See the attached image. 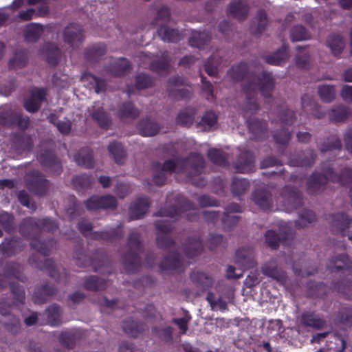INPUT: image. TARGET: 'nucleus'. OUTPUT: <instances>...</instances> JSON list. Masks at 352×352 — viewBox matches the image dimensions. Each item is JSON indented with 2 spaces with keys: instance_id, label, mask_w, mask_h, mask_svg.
<instances>
[{
  "instance_id": "nucleus-1",
  "label": "nucleus",
  "mask_w": 352,
  "mask_h": 352,
  "mask_svg": "<svg viewBox=\"0 0 352 352\" xmlns=\"http://www.w3.org/2000/svg\"><path fill=\"white\" fill-rule=\"evenodd\" d=\"M228 76L234 82H241L245 79L242 89L247 100L245 113H256L259 109L256 96L259 90L265 98L272 97L275 87V81L271 72L263 71L260 74L249 73L248 65L246 63L241 62L233 65L228 71Z\"/></svg>"
},
{
  "instance_id": "nucleus-2",
  "label": "nucleus",
  "mask_w": 352,
  "mask_h": 352,
  "mask_svg": "<svg viewBox=\"0 0 352 352\" xmlns=\"http://www.w3.org/2000/svg\"><path fill=\"white\" fill-rule=\"evenodd\" d=\"M10 288L14 301L9 298H0V314L5 316L1 322L6 329L12 334H16L21 328L20 319L18 316L11 314L10 309L16 303H24L25 292L23 287L16 283H10Z\"/></svg>"
},
{
  "instance_id": "nucleus-3",
  "label": "nucleus",
  "mask_w": 352,
  "mask_h": 352,
  "mask_svg": "<svg viewBox=\"0 0 352 352\" xmlns=\"http://www.w3.org/2000/svg\"><path fill=\"white\" fill-rule=\"evenodd\" d=\"M19 232L23 238L30 240V245L32 249L43 256L50 255L51 250L49 246H52L54 240L50 239L47 243L40 240L41 235L39 219L32 217L23 219L19 225Z\"/></svg>"
},
{
  "instance_id": "nucleus-4",
  "label": "nucleus",
  "mask_w": 352,
  "mask_h": 352,
  "mask_svg": "<svg viewBox=\"0 0 352 352\" xmlns=\"http://www.w3.org/2000/svg\"><path fill=\"white\" fill-rule=\"evenodd\" d=\"M175 202L177 205L161 208L154 215L178 219L184 214L189 221H195L198 219V210L188 199L179 194L175 197Z\"/></svg>"
},
{
  "instance_id": "nucleus-5",
  "label": "nucleus",
  "mask_w": 352,
  "mask_h": 352,
  "mask_svg": "<svg viewBox=\"0 0 352 352\" xmlns=\"http://www.w3.org/2000/svg\"><path fill=\"white\" fill-rule=\"evenodd\" d=\"M128 251L123 256V266L127 274L138 272L142 266L139 254L143 250L141 236L137 232L130 233L127 239Z\"/></svg>"
},
{
  "instance_id": "nucleus-6",
  "label": "nucleus",
  "mask_w": 352,
  "mask_h": 352,
  "mask_svg": "<svg viewBox=\"0 0 352 352\" xmlns=\"http://www.w3.org/2000/svg\"><path fill=\"white\" fill-rule=\"evenodd\" d=\"M78 228L84 236L87 237L89 234H91L92 239L98 241L113 242L121 239L124 236L122 223H120L116 228H110L100 232H91L93 229L92 224L86 220H81L78 223Z\"/></svg>"
},
{
  "instance_id": "nucleus-7",
  "label": "nucleus",
  "mask_w": 352,
  "mask_h": 352,
  "mask_svg": "<svg viewBox=\"0 0 352 352\" xmlns=\"http://www.w3.org/2000/svg\"><path fill=\"white\" fill-rule=\"evenodd\" d=\"M329 161L322 162L320 164L322 173L314 171L307 178L306 187L309 195H317L324 189L328 181H330L329 175L324 171V169H329Z\"/></svg>"
},
{
  "instance_id": "nucleus-8",
  "label": "nucleus",
  "mask_w": 352,
  "mask_h": 352,
  "mask_svg": "<svg viewBox=\"0 0 352 352\" xmlns=\"http://www.w3.org/2000/svg\"><path fill=\"white\" fill-rule=\"evenodd\" d=\"M173 221L169 220H157L154 225L159 231L157 234V245L160 249H168L175 245V241L168 234L173 229Z\"/></svg>"
},
{
  "instance_id": "nucleus-9",
  "label": "nucleus",
  "mask_w": 352,
  "mask_h": 352,
  "mask_svg": "<svg viewBox=\"0 0 352 352\" xmlns=\"http://www.w3.org/2000/svg\"><path fill=\"white\" fill-rule=\"evenodd\" d=\"M283 198V205L288 212L297 210L303 204L302 192L296 188L285 186L280 192Z\"/></svg>"
},
{
  "instance_id": "nucleus-10",
  "label": "nucleus",
  "mask_w": 352,
  "mask_h": 352,
  "mask_svg": "<svg viewBox=\"0 0 352 352\" xmlns=\"http://www.w3.org/2000/svg\"><path fill=\"white\" fill-rule=\"evenodd\" d=\"M38 160L45 171L51 175H59L63 172L61 161L51 150H45L38 156Z\"/></svg>"
},
{
  "instance_id": "nucleus-11",
  "label": "nucleus",
  "mask_w": 352,
  "mask_h": 352,
  "mask_svg": "<svg viewBox=\"0 0 352 352\" xmlns=\"http://www.w3.org/2000/svg\"><path fill=\"white\" fill-rule=\"evenodd\" d=\"M29 177L27 182L29 190L38 197L45 195L49 190L50 182L38 170H33Z\"/></svg>"
},
{
  "instance_id": "nucleus-12",
  "label": "nucleus",
  "mask_w": 352,
  "mask_h": 352,
  "mask_svg": "<svg viewBox=\"0 0 352 352\" xmlns=\"http://www.w3.org/2000/svg\"><path fill=\"white\" fill-rule=\"evenodd\" d=\"M89 210H114L116 208L118 201L112 195L92 196L85 203Z\"/></svg>"
},
{
  "instance_id": "nucleus-13",
  "label": "nucleus",
  "mask_w": 352,
  "mask_h": 352,
  "mask_svg": "<svg viewBox=\"0 0 352 352\" xmlns=\"http://www.w3.org/2000/svg\"><path fill=\"white\" fill-rule=\"evenodd\" d=\"M184 169L189 170L190 176L199 175L205 166L204 157L197 153H190L186 158L181 160Z\"/></svg>"
},
{
  "instance_id": "nucleus-14",
  "label": "nucleus",
  "mask_w": 352,
  "mask_h": 352,
  "mask_svg": "<svg viewBox=\"0 0 352 352\" xmlns=\"http://www.w3.org/2000/svg\"><path fill=\"white\" fill-rule=\"evenodd\" d=\"M28 263L30 265L40 270H47L51 278L58 283L60 282V274L54 261L52 258L41 260L37 254H32L28 258Z\"/></svg>"
},
{
  "instance_id": "nucleus-15",
  "label": "nucleus",
  "mask_w": 352,
  "mask_h": 352,
  "mask_svg": "<svg viewBox=\"0 0 352 352\" xmlns=\"http://www.w3.org/2000/svg\"><path fill=\"white\" fill-rule=\"evenodd\" d=\"M63 38L72 48L78 47L84 41L82 26L74 23H70L64 30Z\"/></svg>"
},
{
  "instance_id": "nucleus-16",
  "label": "nucleus",
  "mask_w": 352,
  "mask_h": 352,
  "mask_svg": "<svg viewBox=\"0 0 352 352\" xmlns=\"http://www.w3.org/2000/svg\"><path fill=\"white\" fill-rule=\"evenodd\" d=\"M317 155L312 148H307L291 157L288 165L292 167H311L316 162Z\"/></svg>"
},
{
  "instance_id": "nucleus-17",
  "label": "nucleus",
  "mask_w": 352,
  "mask_h": 352,
  "mask_svg": "<svg viewBox=\"0 0 352 352\" xmlns=\"http://www.w3.org/2000/svg\"><path fill=\"white\" fill-rule=\"evenodd\" d=\"M76 264L80 267L92 266L95 272H101V269L105 263V256L100 255L98 260L87 256L83 252L82 248L77 249L74 253Z\"/></svg>"
},
{
  "instance_id": "nucleus-18",
  "label": "nucleus",
  "mask_w": 352,
  "mask_h": 352,
  "mask_svg": "<svg viewBox=\"0 0 352 352\" xmlns=\"http://www.w3.org/2000/svg\"><path fill=\"white\" fill-rule=\"evenodd\" d=\"M246 122L253 140L261 141L267 138L268 124L265 120L257 118H248Z\"/></svg>"
},
{
  "instance_id": "nucleus-19",
  "label": "nucleus",
  "mask_w": 352,
  "mask_h": 352,
  "mask_svg": "<svg viewBox=\"0 0 352 352\" xmlns=\"http://www.w3.org/2000/svg\"><path fill=\"white\" fill-rule=\"evenodd\" d=\"M58 292L57 287L48 283L36 287L32 295V300L35 304L42 305L50 300Z\"/></svg>"
},
{
  "instance_id": "nucleus-20",
  "label": "nucleus",
  "mask_w": 352,
  "mask_h": 352,
  "mask_svg": "<svg viewBox=\"0 0 352 352\" xmlns=\"http://www.w3.org/2000/svg\"><path fill=\"white\" fill-rule=\"evenodd\" d=\"M327 268L331 272H352V261L346 254H339L332 257L327 263Z\"/></svg>"
},
{
  "instance_id": "nucleus-21",
  "label": "nucleus",
  "mask_w": 352,
  "mask_h": 352,
  "mask_svg": "<svg viewBox=\"0 0 352 352\" xmlns=\"http://www.w3.org/2000/svg\"><path fill=\"white\" fill-rule=\"evenodd\" d=\"M151 201L147 197H139L129 208V215L131 220L142 218L147 212Z\"/></svg>"
},
{
  "instance_id": "nucleus-22",
  "label": "nucleus",
  "mask_w": 352,
  "mask_h": 352,
  "mask_svg": "<svg viewBox=\"0 0 352 352\" xmlns=\"http://www.w3.org/2000/svg\"><path fill=\"white\" fill-rule=\"evenodd\" d=\"M249 13L247 0H233L228 7L227 14L238 21H244Z\"/></svg>"
},
{
  "instance_id": "nucleus-23",
  "label": "nucleus",
  "mask_w": 352,
  "mask_h": 352,
  "mask_svg": "<svg viewBox=\"0 0 352 352\" xmlns=\"http://www.w3.org/2000/svg\"><path fill=\"white\" fill-rule=\"evenodd\" d=\"M325 173L329 175L330 181L338 183L342 186L352 184V168L346 167L341 170L340 174L333 170V164L329 161V169H324Z\"/></svg>"
},
{
  "instance_id": "nucleus-24",
  "label": "nucleus",
  "mask_w": 352,
  "mask_h": 352,
  "mask_svg": "<svg viewBox=\"0 0 352 352\" xmlns=\"http://www.w3.org/2000/svg\"><path fill=\"white\" fill-rule=\"evenodd\" d=\"M300 320L303 326L318 330L322 329L326 324L325 319L312 311L302 312Z\"/></svg>"
},
{
  "instance_id": "nucleus-25",
  "label": "nucleus",
  "mask_w": 352,
  "mask_h": 352,
  "mask_svg": "<svg viewBox=\"0 0 352 352\" xmlns=\"http://www.w3.org/2000/svg\"><path fill=\"white\" fill-rule=\"evenodd\" d=\"M160 268L162 271L182 272L184 267L179 254L175 252L165 256L160 263Z\"/></svg>"
},
{
  "instance_id": "nucleus-26",
  "label": "nucleus",
  "mask_w": 352,
  "mask_h": 352,
  "mask_svg": "<svg viewBox=\"0 0 352 352\" xmlns=\"http://www.w3.org/2000/svg\"><path fill=\"white\" fill-rule=\"evenodd\" d=\"M236 172L241 173H248L254 168V156L251 151L244 150L239 154L235 163Z\"/></svg>"
},
{
  "instance_id": "nucleus-27",
  "label": "nucleus",
  "mask_w": 352,
  "mask_h": 352,
  "mask_svg": "<svg viewBox=\"0 0 352 352\" xmlns=\"http://www.w3.org/2000/svg\"><path fill=\"white\" fill-rule=\"evenodd\" d=\"M190 280L201 292L208 290L214 283V279L208 274L198 270H192L190 274Z\"/></svg>"
},
{
  "instance_id": "nucleus-28",
  "label": "nucleus",
  "mask_w": 352,
  "mask_h": 352,
  "mask_svg": "<svg viewBox=\"0 0 352 352\" xmlns=\"http://www.w3.org/2000/svg\"><path fill=\"white\" fill-rule=\"evenodd\" d=\"M252 199L263 210H269L273 206L272 195L267 190H255L252 195Z\"/></svg>"
},
{
  "instance_id": "nucleus-29",
  "label": "nucleus",
  "mask_w": 352,
  "mask_h": 352,
  "mask_svg": "<svg viewBox=\"0 0 352 352\" xmlns=\"http://www.w3.org/2000/svg\"><path fill=\"white\" fill-rule=\"evenodd\" d=\"M291 234V230L286 229L283 232L277 233L276 231L269 230L265 232V239L267 245L272 250H277L280 242L286 241Z\"/></svg>"
},
{
  "instance_id": "nucleus-30",
  "label": "nucleus",
  "mask_w": 352,
  "mask_h": 352,
  "mask_svg": "<svg viewBox=\"0 0 352 352\" xmlns=\"http://www.w3.org/2000/svg\"><path fill=\"white\" fill-rule=\"evenodd\" d=\"M131 69V63L125 58L113 59L107 71L114 76H123L130 72Z\"/></svg>"
},
{
  "instance_id": "nucleus-31",
  "label": "nucleus",
  "mask_w": 352,
  "mask_h": 352,
  "mask_svg": "<svg viewBox=\"0 0 352 352\" xmlns=\"http://www.w3.org/2000/svg\"><path fill=\"white\" fill-rule=\"evenodd\" d=\"M122 329L129 336L138 338L148 328L145 323L130 318L123 322Z\"/></svg>"
},
{
  "instance_id": "nucleus-32",
  "label": "nucleus",
  "mask_w": 352,
  "mask_h": 352,
  "mask_svg": "<svg viewBox=\"0 0 352 352\" xmlns=\"http://www.w3.org/2000/svg\"><path fill=\"white\" fill-rule=\"evenodd\" d=\"M137 129L142 136L153 137L159 133L160 126L157 122L146 117L138 122Z\"/></svg>"
},
{
  "instance_id": "nucleus-33",
  "label": "nucleus",
  "mask_w": 352,
  "mask_h": 352,
  "mask_svg": "<svg viewBox=\"0 0 352 352\" xmlns=\"http://www.w3.org/2000/svg\"><path fill=\"white\" fill-rule=\"evenodd\" d=\"M235 263L243 269H250L256 266V262L250 249L239 248L235 253Z\"/></svg>"
},
{
  "instance_id": "nucleus-34",
  "label": "nucleus",
  "mask_w": 352,
  "mask_h": 352,
  "mask_svg": "<svg viewBox=\"0 0 352 352\" xmlns=\"http://www.w3.org/2000/svg\"><path fill=\"white\" fill-rule=\"evenodd\" d=\"M204 245L200 237L191 236L188 239L184 246V254L188 258H193L201 254Z\"/></svg>"
},
{
  "instance_id": "nucleus-35",
  "label": "nucleus",
  "mask_w": 352,
  "mask_h": 352,
  "mask_svg": "<svg viewBox=\"0 0 352 352\" xmlns=\"http://www.w3.org/2000/svg\"><path fill=\"white\" fill-rule=\"evenodd\" d=\"M74 161L76 164L86 168H91L94 165L93 151L89 147L80 148L76 154L74 155Z\"/></svg>"
},
{
  "instance_id": "nucleus-36",
  "label": "nucleus",
  "mask_w": 352,
  "mask_h": 352,
  "mask_svg": "<svg viewBox=\"0 0 352 352\" xmlns=\"http://www.w3.org/2000/svg\"><path fill=\"white\" fill-rule=\"evenodd\" d=\"M41 53L46 56L47 62L56 66L60 58V51L58 47L52 43H45L40 50Z\"/></svg>"
},
{
  "instance_id": "nucleus-37",
  "label": "nucleus",
  "mask_w": 352,
  "mask_h": 352,
  "mask_svg": "<svg viewBox=\"0 0 352 352\" xmlns=\"http://www.w3.org/2000/svg\"><path fill=\"white\" fill-rule=\"evenodd\" d=\"M158 36L164 42L177 43L182 39V34L177 29L166 25H160L157 30Z\"/></svg>"
},
{
  "instance_id": "nucleus-38",
  "label": "nucleus",
  "mask_w": 352,
  "mask_h": 352,
  "mask_svg": "<svg viewBox=\"0 0 352 352\" xmlns=\"http://www.w3.org/2000/svg\"><path fill=\"white\" fill-rule=\"evenodd\" d=\"M301 104L305 112L311 113L318 119L324 116V113L320 111V105L309 94H304L302 96Z\"/></svg>"
},
{
  "instance_id": "nucleus-39",
  "label": "nucleus",
  "mask_w": 352,
  "mask_h": 352,
  "mask_svg": "<svg viewBox=\"0 0 352 352\" xmlns=\"http://www.w3.org/2000/svg\"><path fill=\"white\" fill-rule=\"evenodd\" d=\"M3 273L7 278H15L22 283H25L28 280L26 276L23 274L22 265L18 263L7 264L3 269Z\"/></svg>"
},
{
  "instance_id": "nucleus-40",
  "label": "nucleus",
  "mask_w": 352,
  "mask_h": 352,
  "mask_svg": "<svg viewBox=\"0 0 352 352\" xmlns=\"http://www.w3.org/2000/svg\"><path fill=\"white\" fill-rule=\"evenodd\" d=\"M80 333L78 330L65 331L59 334L58 339L61 346L68 349H72L80 339Z\"/></svg>"
},
{
  "instance_id": "nucleus-41",
  "label": "nucleus",
  "mask_w": 352,
  "mask_h": 352,
  "mask_svg": "<svg viewBox=\"0 0 352 352\" xmlns=\"http://www.w3.org/2000/svg\"><path fill=\"white\" fill-rule=\"evenodd\" d=\"M170 57L167 51L162 53L161 58L151 62L149 69L157 74L168 73L170 67Z\"/></svg>"
},
{
  "instance_id": "nucleus-42",
  "label": "nucleus",
  "mask_w": 352,
  "mask_h": 352,
  "mask_svg": "<svg viewBox=\"0 0 352 352\" xmlns=\"http://www.w3.org/2000/svg\"><path fill=\"white\" fill-rule=\"evenodd\" d=\"M91 117L102 129L107 130L111 125V118L102 107L95 108L94 107Z\"/></svg>"
},
{
  "instance_id": "nucleus-43",
  "label": "nucleus",
  "mask_w": 352,
  "mask_h": 352,
  "mask_svg": "<svg viewBox=\"0 0 352 352\" xmlns=\"http://www.w3.org/2000/svg\"><path fill=\"white\" fill-rule=\"evenodd\" d=\"M262 272L263 274L273 278L281 285H284L287 282V276L285 272L277 266L266 263L262 267Z\"/></svg>"
},
{
  "instance_id": "nucleus-44",
  "label": "nucleus",
  "mask_w": 352,
  "mask_h": 352,
  "mask_svg": "<svg viewBox=\"0 0 352 352\" xmlns=\"http://www.w3.org/2000/svg\"><path fill=\"white\" fill-rule=\"evenodd\" d=\"M211 38V34L208 32H195L189 38L188 43L191 47L203 50L208 45Z\"/></svg>"
},
{
  "instance_id": "nucleus-45",
  "label": "nucleus",
  "mask_w": 352,
  "mask_h": 352,
  "mask_svg": "<svg viewBox=\"0 0 352 352\" xmlns=\"http://www.w3.org/2000/svg\"><path fill=\"white\" fill-rule=\"evenodd\" d=\"M107 148L117 164L122 165L124 163L126 158V151L120 142L113 141L109 144Z\"/></svg>"
},
{
  "instance_id": "nucleus-46",
  "label": "nucleus",
  "mask_w": 352,
  "mask_h": 352,
  "mask_svg": "<svg viewBox=\"0 0 352 352\" xmlns=\"http://www.w3.org/2000/svg\"><path fill=\"white\" fill-rule=\"evenodd\" d=\"M288 58V45L283 43L282 47L273 54L265 56V60L270 65H281Z\"/></svg>"
},
{
  "instance_id": "nucleus-47",
  "label": "nucleus",
  "mask_w": 352,
  "mask_h": 352,
  "mask_svg": "<svg viewBox=\"0 0 352 352\" xmlns=\"http://www.w3.org/2000/svg\"><path fill=\"white\" fill-rule=\"evenodd\" d=\"M12 142L17 149L22 151H31L34 145L32 138L24 133H16L13 134Z\"/></svg>"
},
{
  "instance_id": "nucleus-48",
  "label": "nucleus",
  "mask_w": 352,
  "mask_h": 352,
  "mask_svg": "<svg viewBox=\"0 0 352 352\" xmlns=\"http://www.w3.org/2000/svg\"><path fill=\"white\" fill-rule=\"evenodd\" d=\"M207 155L209 160L217 166L223 167L229 166L228 155L222 149L210 148Z\"/></svg>"
},
{
  "instance_id": "nucleus-49",
  "label": "nucleus",
  "mask_w": 352,
  "mask_h": 352,
  "mask_svg": "<svg viewBox=\"0 0 352 352\" xmlns=\"http://www.w3.org/2000/svg\"><path fill=\"white\" fill-rule=\"evenodd\" d=\"M292 133L287 129L281 128L276 130L273 133V138L276 144L282 146L278 149L279 153L283 155H285V149L291 140Z\"/></svg>"
},
{
  "instance_id": "nucleus-50",
  "label": "nucleus",
  "mask_w": 352,
  "mask_h": 352,
  "mask_svg": "<svg viewBox=\"0 0 352 352\" xmlns=\"http://www.w3.org/2000/svg\"><path fill=\"white\" fill-rule=\"evenodd\" d=\"M106 53V46L104 44L98 43L87 47L85 52V58L91 63L98 61Z\"/></svg>"
},
{
  "instance_id": "nucleus-51",
  "label": "nucleus",
  "mask_w": 352,
  "mask_h": 352,
  "mask_svg": "<svg viewBox=\"0 0 352 352\" xmlns=\"http://www.w3.org/2000/svg\"><path fill=\"white\" fill-rule=\"evenodd\" d=\"M327 292V286L322 282L311 280L307 283V292L309 297L322 298Z\"/></svg>"
},
{
  "instance_id": "nucleus-52",
  "label": "nucleus",
  "mask_w": 352,
  "mask_h": 352,
  "mask_svg": "<svg viewBox=\"0 0 352 352\" xmlns=\"http://www.w3.org/2000/svg\"><path fill=\"white\" fill-rule=\"evenodd\" d=\"M352 114L349 107L344 105H339L331 109L329 118L334 123H340L346 121Z\"/></svg>"
},
{
  "instance_id": "nucleus-53",
  "label": "nucleus",
  "mask_w": 352,
  "mask_h": 352,
  "mask_svg": "<svg viewBox=\"0 0 352 352\" xmlns=\"http://www.w3.org/2000/svg\"><path fill=\"white\" fill-rule=\"evenodd\" d=\"M140 115V111L133 102L128 101L122 103L118 111V116L120 119H135Z\"/></svg>"
},
{
  "instance_id": "nucleus-54",
  "label": "nucleus",
  "mask_w": 352,
  "mask_h": 352,
  "mask_svg": "<svg viewBox=\"0 0 352 352\" xmlns=\"http://www.w3.org/2000/svg\"><path fill=\"white\" fill-rule=\"evenodd\" d=\"M346 347V340L338 333H334L331 335L327 344V350L333 352H344Z\"/></svg>"
},
{
  "instance_id": "nucleus-55",
  "label": "nucleus",
  "mask_w": 352,
  "mask_h": 352,
  "mask_svg": "<svg viewBox=\"0 0 352 352\" xmlns=\"http://www.w3.org/2000/svg\"><path fill=\"white\" fill-rule=\"evenodd\" d=\"M43 32V28L38 23H30L23 31L24 38L28 42H36Z\"/></svg>"
},
{
  "instance_id": "nucleus-56",
  "label": "nucleus",
  "mask_w": 352,
  "mask_h": 352,
  "mask_svg": "<svg viewBox=\"0 0 352 352\" xmlns=\"http://www.w3.org/2000/svg\"><path fill=\"white\" fill-rule=\"evenodd\" d=\"M327 44L335 56H340L345 46L342 36L338 34L329 35L327 39Z\"/></svg>"
},
{
  "instance_id": "nucleus-57",
  "label": "nucleus",
  "mask_w": 352,
  "mask_h": 352,
  "mask_svg": "<svg viewBox=\"0 0 352 352\" xmlns=\"http://www.w3.org/2000/svg\"><path fill=\"white\" fill-rule=\"evenodd\" d=\"M83 287L86 290L91 292L104 290L107 287V280L97 276H90L85 279Z\"/></svg>"
},
{
  "instance_id": "nucleus-58",
  "label": "nucleus",
  "mask_w": 352,
  "mask_h": 352,
  "mask_svg": "<svg viewBox=\"0 0 352 352\" xmlns=\"http://www.w3.org/2000/svg\"><path fill=\"white\" fill-rule=\"evenodd\" d=\"M45 313L49 324L52 327H58L61 324L60 307L57 304H53L49 306Z\"/></svg>"
},
{
  "instance_id": "nucleus-59",
  "label": "nucleus",
  "mask_w": 352,
  "mask_h": 352,
  "mask_svg": "<svg viewBox=\"0 0 352 352\" xmlns=\"http://www.w3.org/2000/svg\"><path fill=\"white\" fill-rule=\"evenodd\" d=\"M0 227L8 234L13 232L15 230L14 216L6 211L0 212Z\"/></svg>"
},
{
  "instance_id": "nucleus-60",
  "label": "nucleus",
  "mask_w": 352,
  "mask_h": 352,
  "mask_svg": "<svg viewBox=\"0 0 352 352\" xmlns=\"http://www.w3.org/2000/svg\"><path fill=\"white\" fill-rule=\"evenodd\" d=\"M92 182L93 178L87 174L75 175L72 179V184L78 191H82L90 188Z\"/></svg>"
},
{
  "instance_id": "nucleus-61",
  "label": "nucleus",
  "mask_w": 352,
  "mask_h": 352,
  "mask_svg": "<svg viewBox=\"0 0 352 352\" xmlns=\"http://www.w3.org/2000/svg\"><path fill=\"white\" fill-rule=\"evenodd\" d=\"M250 183L248 179L234 177L232 182L231 190L234 197H239L249 188Z\"/></svg>"
},
{
  "instance_id": "nucleus-62",
  "label": "nucleus",
  "mask_w": 352,
  "mask_h": 352,
  "mask_svg": "<svg viewBox=\"0 0 352 352\" xmlns=\"http://www.w3.org/2000/svg\"><path fill=\"white\" fill-rule=\"evenodd\" d=\"M342 142L340 138L336 135H330L322 144L320 151L321 153H326L333 150H340Z\"/></svg>"
},
{
  "instance_id": "nucleus-63",
  "label": "nucleus",
  "mask_w": 352,
  "mask_h": 352,
  "mask_svg": "<svg viewBox=\"0 0 352 352\" xmlns=\"http://www.w3.org/2000/svg\"><path fill=\"white\" fill-rule=\"evenodd\" d=\"M316 220V214L312 210L305 209L300 213L299 219L296 221L295 226L298 229L302 228Z\"/></svg>"
},
{
  "instance_id": "nucleus-64",
  "label": "nucleus",
  "mask_w": 352,
  "mask_h": 352,
  "mask_svg": "<svg viewBox=\"0 0 352 352\" xmlns=\"http://www.w3.org/2000/svg\"><path fill=\"white\" fill-rule=\"evenodd\" d=\"M336 319L342 324L352 327V308L341 307L337 314Z\"/></svg>"
}]
</instances>
